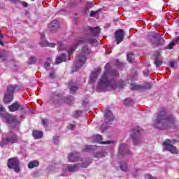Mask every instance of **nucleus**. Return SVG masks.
I'll return each mask as SVG.
<instances>
[{"label": "nucleus", "instance_id": "nucleus-1", "mask_svg": "<svg viewBox=\"0 0 179 179\" xmlns=\"http://www.w3.org/2000/svg\"><path fill=\"white\" fill-rule=\"evenodd\" d=\"M118 71L114 69H111L110 67V64H106L105 66V72L103 73L101 79L98 83V86L96 90L98 92H106V90H108V88L111 89H122L124 86H125V83L122 81V80H120L115 83V84H113L111 81H110V76H118Z\"/></svg>", "mask_w": 179, "mask_h": 179}, {"label": "nucleus", "instance_id": "nucleus-2", "mask_svg": "<svg viewBox=\"0 0 179 179\" xmlns=\"http://www.w3.org/2000/svg\"><path fill=\"white\" fill-rule=\"evenodd\" d=\"M84 33L86 36V38L83 37L76 38L74 41L73 45L70 49L67 50L69 55H71L75 52L76 47H78L79 44H85L86 43L93 44V43H96V39L93 37H94V36H97V34H100V27H96L92 28L90 27H86L85 28Z\"/></svg>", "mask_w": 179, "mask_h": 179}, {"label": "nucleus", "instance_id": "nucleus-3", "mask_svg": "<svg viewBox=\"0 0 179 179\" xmlns=\"http://www.w3.org/2000/svg\"><path fill=\"white\" fill-rule=\"evenodd\" d=\"M176 117L173 115H167L166 109L160 108L158 110L156 120L153 122V127L157 129H169L171 128V124H176Z\"/></svg>", "mask_w": 179, "mask_h": 179}, {"label": "nucleus", "instance_id": "nucleus-4", "mask_svg": "<svg viewBox=\"0 0 179 179\" xmlns=\"http://www.w3.org/2000/svg\"><path fill=\"white\" fill-rule=\"evenodd\" d=\"M90 54V49L87 46H84L81 51H80L77 55V61L75 62V66L77 69L82 68L85 64H86V59H87V55Z\"/></svg>", "mask_w": 179, "mask_h": 179}, {"label": "nucleus", "instance_id": "nucleus-5", "mask_svg": "<svg viewBox=\"0 0 179 179\" xmlns=\"http://www.w3.org/2000/svg\"><path fill=\"white\" fill-rule=\"evenodd\" d=\"M73 101V96L64 97L62 94L57 92L52 94L50 97V102L53 104H61V103H66V104H71Z\"/></svg>", "mask_w": 179, "mask_h": 179}, {"label": "nucleus", "instance_id": "nucleus-6", "mask_svg": "<svg viewBox=\"0 0 179 179\" xmlns=\"http://www.w3.org/2000/svg\"><path fill=\"white\" fill-rule=\"evenodd\" d=\"M177 142V140L173 139H166L162 143V146H164V150H167L170 152L173 155H177L178 153V150H177V148L173 145Z\"/></svg>", "mask_w": 179, "mask_h": 179}, {"label": "nucleus", "instance_id": "nucleus-7", "mask_svg": "<svg viewBox=\"0 0 179 179\" xmlns=\"http://www.w3.org/2000/svg\"><path fill=\"white\" fill-rule=\"evenodd\" d=\"M141 135H142V128H141L139 126H137L131 129V136L133 139L134 145H139Z\"/></svg>", "mask_w": 179, "mask_h": 179}, {"label": "nucleus", "instance_id": "nucleus-8", "mask_svg": "<svg viewBox=\"0 0 179 179\" xmlns=\"http://www.w3.org/2000/svg\"><path fill=\"white\" fill-rule=\"evenodd\" d=\"M18 141L19 136H17V135L11 134L6 138H2L1 141H0V146L3 148V146H6V145L17 143Z\"/></svg>", "mask_w": 179, "mask_h": 179}, {"label": "nucleus", "instance_id": "nucleus-9", "mask_svg": "<svg viewBox=\"0 0 179 179\" xmlns=\"http://www.w3.org/2000/svg\"><path fill=\"white\" fill-rule=\"evenodd\" d=\"M152 45H164V39L159 34H152L148 37Z\"/></svg>", "mask_w": 179, "mask_h": 179}, {"label": "nucleus", "instance_id": "nucleus-10", "mask_svg": "<svg viewBox=\"0 0 179 179\" xmlns=\"http://www.w3.org/2000/svg\"><path fill=\"white\" fill-rule=\"evenodd\" d=\"M7 166L8 169H12L15 171V173H19V171H20V168L19 167V159L16 157L10 158L8 160Z\"/></svg>", "mask_w": 179, "mask_h": 179}, {"label": "nucleus", "instance_id": "nucleus-11", "mask_svg": "<svg viewBox=\"0 0 179 179\" xmlns=\"http://www.w3.org/2000/svg\"><path fill=\"white\" fill-rule=\"evenodd\" d=\"M90 163H92V161H90L89 162H83L82 164H77L73 165H67L66 170H68V171L70 173H75V171H78V170H79V167H83L84 169H86V167L90 164Z\"/></svg>", "mask_w": 179, "mask_h": 179}, {"label": "nucleus", "instance_id": "nucleus-12", "mask_svg": "<svg viewBox=\"0 0 179 179\" xmlns=\"http://www.w3.org/2000/svg\"><path fill=\"white\" fill-rule=\"evenodd\" d=\"M130 88L131 89V90H139L141 92L145 89H152V83H147L144 85L131 84Z\"/></svg>", "mask_w": 179, "mask_h": 179}, {"label": "nucleus", "instance_id": "nucleus-13", "mask_svg": "<svg viewBox=\"0 0 179 179\" xmlns=\"http://www.w3.org/2000/svg\"><path fill=\"white\" fill-rule=\"evenodd\" d=\"M113 121H114V115H113V113L109 110H106L104 116V122L102 124V127H104L106 124H108Z\"/></svg>", "mask_w": 179, "mask_h": 179}, {"label": "nucleus", "instance_id": "nucleus-14", "mask_svg": "<svg viewBox=\"0 0 179 179\" xmlns=\"http://www.w3.org/2000/svg\"><path fill=\"white\" fill-rule=\"evenodd\" d=\"M69 162L71 163H75V162H82V158L78 152H73L69 155L68 156Z\"/></svg>", "mask_w": 179, "mask_h": 179}, {"label": "nucleus", "instance_id": "nucleus-15", "mask_svg": "<svg viewBox=\"0 0 179 179\" xmlns=\"http://www.w3.org/2000/svg\"><path fill=\"white\" fill-rule=\"evenodd\" d=\"M10 111L15 112L19 110L20 111H23L24 110V106L20 104L19 102H15L12 105L8 106Z\"/></svg>", "mask_w": 179, "mask_h": 179}, {"label": "nucleus", "instance_id": "nucleus-16", "mask_svg": "<svg viewBox=\"0 0 179 179\" xmlns=\"http://www.w3.org/2000/svg\"><path fill=\"white\" fill-rule=\"evenodd\" d=\"M115 41L117 44H120V43H122V40H124V30L119 29L117 30L115 34Z\"/></svg>", "mask_w": 179, "mask_h": 179}, {"label": "nucleus", "instance_id": "nucleus-17", "mask_svg": "<svg viewBox=\"0 0 179 179\" xmlns=\"http://www.w3.org/2000/svg\"><path fill=\"white\" fill-rule=\"evenodd\" d=\"M119 153L120 155H131V152L129 151V148L127 144H121L119 147Z\"/></svg>", "mask_w": 179, "mask_h": 179}, {"label": "nucleus", "instance_id": "nucleus-18", "mask_svg": "<svg viewBox=\"0 0 179 179\" xmlns=\"http://www.w3.org/2000/svg\"><path fill=\"white\" fill-rule=\"evenodd\" d=\"M59 29V23H58V20H54L50 24H49V30L52 33H55Z\"/></svg>", "mask_w": 179, "mask_h": 179}, {"label": "nucleus", "instance_id": "nucleus-19", "mask_svg": "<svg viewBox=\"0 0 179 179\" xmlns=\"http://www.w3.org/2000/svg\"><path fill=\"white\" fill-rule=\"evenodd\" d=\"M99 75H100V69L96 70L95 71H93L91 73L89 83L91 85H93L96 80H97V78H99Z\"/></svg>", "mask_w": 179, "mask_h": 179}, {"label": "nucleus", "instance_id": "nucleus-20", "mask_svg": "<svg viewBox=\"0 0 179 179\" xmlns=\"http://www.w3.org/2000/svg\"><path fill=\"white\" fill-rule=\"evenodd\" d=\"M92 139L94 142H95V143H101L102 145H107L108 143H110V141L101 142V141L103 140V136L99 134L93 136Z\"/></svg>", "mask_w": 179, "mask_h": 179}, {"label": "nucleus", "instance_id": "nucleus-21", "mask_svg": "<svg viewBox=\"0 0 179 179\" xmlns=\"http://www.w3.org/2000/svg\"><path fill=\"white\" fill-rule=\"evenodd\" d=\"M18 90H20V87L15 85H10L7 87V92L8 94H12L13 96V93L15 92H17Z\"/></svg>", "mask_w": 179, "mask_h": 179}, {"label": "nucleus", "instance_id": "nucleus-22", "mask_svg": "<svg viewBox=\"0 0 179 179\" xmlns=\"http://www.w3.org/2000/svg\"><path fill=\"white\" fill-rule=\"evenodd\" d=\"M7 122L10 124V128H15L17 125V120L13 116L8 115L7 117Z\"/></svg>", "mask_w": 179, "mask_h": 179}, {"label": "nucleus", "instance_id": "nucleus-23", "mask_svg": "<svg viewBox=\"0 0 179 179\" xmlns=\"http://www.w3.org/2000/svg\"><path fill=\"white\" fill-rule=\"evenodd\" d=\"M41 41L39 43L41 47H52V48H54L55 47V43H50L47 41H44V35H41Z\"/></svg>", "mask_w": 179, "mask_h": 179}, {"label": "nucleus", "instance_id": "nucleus-24", "mask_svg": "<svg viewBox=\"0 0 179 179\" xmlns=\"http://www.w3.org/2000/svg\"><path fill=\"white\" fill-rule=\"evenodd\" d=\"M66 61V55L62 53V55L56 57L55 64H62V62H65Z\"/></svg>", "mask_w": 179, "mask_h": 179}, {"label": "nucleus", "instance_id": "nucleus-25", "mask_svg": "<svg viewBox=\"0 0 179 179\" xmlns=\"http://www.w3.org/2000/svg\"><path fill=\"white\" fill-rule=\"evenodd\" d=\"M13 100V95L12 94H8L6 93L4 98H3V102L5 103H10Z\"/></svg>", "mask_w": 179, "mask_h": 179}, {"label": "nucleus", "instance_id": "nucleus-26", "mask_svg": "<svg viewBox=\"0 0 179 179\" xmlns=\"http://www.w3.org/2000/svg\"><path fill=\"white\" fill-rule=\"evenodd\" d=\"M157 56L155 57V64L157 68H159L162 64H163V60L160 58V53L157 52Z\"/></svg>", "mask_w": 179, "mask_h": 179}, {"label": "nucleus", "instance_id": "nucleus-27", "mask_svg": "<svg viewBox=\"0 0 179 179\" xmlns=\"http://www.w3.org/2000/svg\"><path fill=\"white\" fill-rule=\"evenodd\" d=\"M43 132L38 131V130H34L33 131V136L35 139H41L43 138Z\"/></svg>", "mask_w": 179, "mask_h": 179}, {"label": "nucleus", "instance_id": "nucleus-28", "mask_svg": "<svg viewBox=\"0 0 179 179\" xmlns=\"http://www.w3.org/2000/svg\"><path fill=\"white\" fill-rule=\"evenodd\" d=\"M39 165H40V162H38V161L34 160V161H31L28 164V167L29 169H34V167H38Z\"/></svg>", "mask_w": 179, "mask_h": 179}, {"label": "nucleus", "instance_id": "nucleus-29", "mask_svg": "<svg viewBox=\"0 0 179 179\" xmlns=\"http://www.w3.org/2000/svg\"><path fill=\"white\" fill-rule=\"evenodd\" d=\"M69 87L71 92H72V93H75V92H76V90H78V85H76V84H75L73 82H70L69 83Z\"/></svg>", "mask_w": 179, "mask_h": 179}, {"label": "nucleus", "instance_id": "nucleus-30", "mask_svg": "<svg viewBox=\"0 0 179 179\" xmlns=\"http://www.w3.org/2000/svg\"><path fill=\"white\" fill-rule=\"evenodd\" d=\"M178 42H179V36H178L175 41L171 42L169 44V45H168L169 50H172L173 47H174V45H176V44H177V43H178Z\"/></svg>", "mask_w": 179, "mask_h": 179}, {"label": "nucleus", "instance_id": "nucleus-31", "mask_svg": "<svg viewBox=\"0 0 179 179\" xmlns=\"http://www.w3.org/2000/svg\"><path fill=\"white\" fill-rule=\"evenodd\" d=\"M124 106H133L134 105V101L131 98H127L124 101Z\"/></svg>", "mask_w": 179, "mask_h": 179}, {"label": "nucleus", "instance_id": "nucleus-32", "mask_svg": "<svg viewBox=\"0 0 179 179\" xmlns=\"http://www.w3.org/2000/svg\"><path fill=\"white\" fill-rule=\"evenodd\" d=\"M120 167L122 171H127L128 170V165L125 162L121 163Z\"/></svg>", "mask_w": 179, "mask_h": 179}, {"label": "nucleus", "instance_id": "nucleus-33", "mask_svg": "<svg viewBox=\"0 0 179 179\" xmlns=\"http://www.w3.org/2000/svg\"><path fill=\"white\" fill-rule=\"evenodd\" d=\"M104 157V152H97L94 154V157L96 159H101V157Z\"/></svg>", "mask_w": 179, "mask_h": 179}, {"label": "nucleus", "instance_id": "nucleus-34", "mask_svg": "<svg viewBox=\"0 0 179 179\" xmlns=\"http://www.w3.org/2000/svg\"><path fill=\"white\" fill-rule=\"evenodd\" d=\"M6 113V110L3 106L0 105V116L4 117L5 114Z\"/></svg>", "mask_w": 179, "mask_h": 179}, {"label": "nucleus", "instance_id": "nucleus-35", "mask_svg": "<svg viewBox=\"0 0 179 179\" xmlns=\"http://www.w3.org/2000/svg\"><path fill=\"white\" fill-rule=\"evenodd\" d=\"M127 61L129 62H134V53L132 52H129L127 53Z\"/></svg>", "mask_w": 179, "mask_h": 179}, {"label": "nucleus", "instance_id": "nucleus-36", "mask_svg": "<svg viewBox=\"0 0 179 179\" xmlns=\"http://www.w3.org/2000/svg\"><path fill=\"white\" fill-rule=\"evenodd\" d=\"M36 61H37V59L35 57H31L29 59V63L30 65H32V64H36Z\"/></svg>", "mask_w": 179, "mask_h": 179}, {"label": "nucleus", "instance_id": "nucleus-37", "mask_svg": "<svg viewBox=\"0 0 179 179\" xmlns=\"http://www.w3.org/2000/svg\"><path fill=\"white\" fill-rule=\"evenodd\" d=\"M51 61H52L51 58L48 57L47 62L45 63V68H48V66H50V65H51Z\"/></svg>", "mask_w": 179, "mask_h": 179}, {"label": "nucleus", "instance_id": "nucleus-38", "mask_svg": "<svg viewBox=\"0 0 179 179\" xmlns=\"http://www.w3.org/2000/svg\"><path fill=\"white\" fill-rule=\"evenodd\" d=\"M41 122H42L43 125H44L45 127H48V120L42 119Z\"/></svg>", "mask_w": 179, "mask_h": 179}, {"label": "nucleus", "instance_id": "nucleus-39", "mask_svg": "<svg viewBox=\"0 0 179 179\" xmlns=\"http://www.w3.org/2000/svg\"><path fill=\"white\" fill-rule=\"evenodd\" d=\"M170 66H171V68H173V69L177 68V62H170Z\"/></svg>", "mask_w": 179, "mask_h": 179}, {"label": "nucleus", "instance_id": "nucleus-40", "mask_svg": "<svg viewBox=\"0 0 179 179\" xmlns=\"http://www.w3.org/2000/svg\"><path fill=\"white\" fill-rule=\"evenodd\" d=\"M59 139V136H54L53 137V142H54L55 145H58Z\"/></svg>", "mask_w": 179, "mask_h": 179}, {"label": "nucleus", "instance_id": "nucleus-41", "mask_svg": "<svg viewBox=\"0 0 179 179\" xmlns=\"http://www.w3.org/2000/svg\"><path fill=\"white\" fill-rule=\"evenodd\" d=\"M145 179H157V178L153 177L152 176L148 174L145 176Z\"/></svg>", "mask_w": 179, "mask_h": 179}, {"label": "nucleus", "instance_id": "nucleus-42", "mask_svg": "<svg viewBox=\"0 0 179 179\" xmlns=\"http://www.w3.org/2000/svg\"><path fill=\"white\" fill-rule=\"evenodd\" d=\"M59 51H62L64 50H68V49H66V48L65 47V45L64 44H60L59 46Z\"/></svg>", "mask_w": 179, "mask_h": 179}, {"label": "nucleus", "instance_id": "nucleus-43", "mask_svg": "<svg viewBox=\"0 0 179 179\" xmlns=\"http://www.w3.org/2000/svg\"><path fill=\"white\" fill-rule=\"evenodd\" d=\"M49 78H50V79H55V72L52 71V72L49 74Z\"/></svg>", "mask_w": 179, "mask_h": 179}, {"label": "nucleus", "instance_id": "nucleus-44", "mask_svg": "<svg viewBox=\"0 0 179 179\" xmlns=\"http://www.w3.org/2000/svg\"><path fill=\"white\" fill-rule=\"evenodd\" d=\"M74 113L75 117H79L80 115H82V110H76Z\"/></svg>", "mask_w": 179, "mask_h": 179}, {"label": "nucleus", "instance_id": "nucleus-45", "mask_svg": "<svg viewBox=\"0 0 179 179\" xmlns=\"http://www.w3.org/2000/svg\"><path fill=\"white\" fill-rule=\"evenodd\" d=\"M6 57V52L3 50V52H0V58H5Z\"/></svg>", "mask_w": 179, "mask_h": 179}, {"label": "nucleus", "instance_id": "nucleus-46", "mask_svg": "<svg viewBox=\"0 0 179 179\" xmlns=\"http://www.w3.org/2000/svg\"><path fill=\"white\" fill-rule=\"evenodd\" d=\"M89 150H92V146L91 145H86L85 148V152H89Z\"/></svg>", "mask_w": 179, "mask_h": 179}, {"label": "nucleus", "instance_id": "nucleus-47", "mask_svg": "<svg viewBox=\"0 0 179 179\" xmlns=\"http://www.w3.org/2000/svg\"><path fill=\"white\" fill-rule=\"evenodd\" d=\"M145 76H149V70L146 69L143 71Z\"/></svg>", "mask_w": 179, "mask_h": 179}, {"label": "nucleus", "instance_id": "nucleus-48", "mask_svg": "<svg viewBox=\"0 0 179 179\" xmlns=\"http://www.w3.org/2000/svg\"><path fill=\"white\" fill-rule=\"evenodd\" d=\"M5 1H10V2H13L14 3H16V2H19L20 0H5Z\"/></svg>", "mask_w": 179, "mask_h": 179}, {"label": "nucleus", "instance_id": "nucleus-49", "mask_svg": "<svg viewBox=\"0 0 179 179\" xmlns=\"http://www.w3.org/2000/svg\"><path fill=\"white\" fill-rule=\"evenodd\" d=\"M97 13V11H91L90 16H94Z\"/></svg>", "mask_w": 179, "mask_h": 179}, {"label": "nucleus", "instance_id": "nucleus-50", "mask_svg": "<svg viewBox=\"0 0 179 179\" xmlns=\"http://www.w3.org/2000/svg\"><path fill=\"white\" fill-rule=\"evenodd\" d=\"M22 5L24 6V8H27L29 6V4L26 2H22Z\"/></svg>", "mask_w": 179, "mask_h": 179}, {"label": "nucleus", "instance_id": "nucleus-51", "mask_svg": "<svg viewBox=\"0 0 179 179\" xmlns=\"http://www.w3.org/2000/svg\"><path fill=\"white\" fill-rule=\"evenodd\" d=\"M75 127H76L75 124H70L69 128L71 129L72 130H73Z\"/></svg>", "mask_w": 179, "mask_h": 179}, {"label": "nucleus", "instance_id": "nucleus-52", "mask_svg": "<svg viewBox=\"0 0 179 179\" xmlns=\"http://www.w3.org/2000/svg\"><path fill=\"white\" fill-rule=\"evenodd\" d=\"M2 37H3V36H2V34H0V38H2Z\"/></svg>", "mask_w": 179, "mask_h": 179}, {"label": "nucleus", "instance_id": "nucleus-53", "mask_svg": "<svg viewBox=\"0 0 179 179\" xmlns=\"http://www.w3.org/2000/svg\"><path fill=\"white\" fill-rule=\"evenodd\" d=\"M31 1H34V0H31Z\"/></svg>", "mask_w": 179, "mask_h": 179}]
</instances>
